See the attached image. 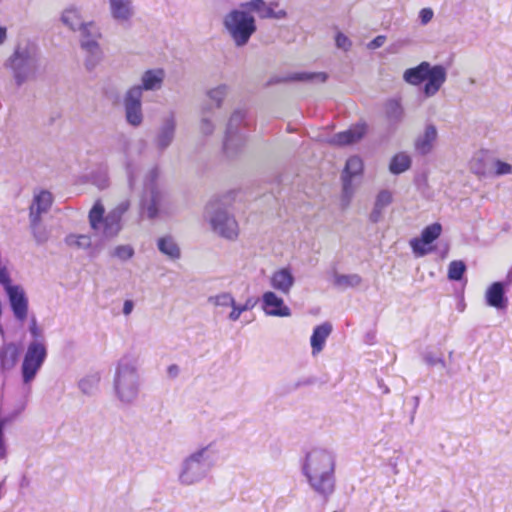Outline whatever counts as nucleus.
Listing matches in <instances>:
<instances>
[{
  "mask_svg": "<svg viewBox=\"0 0 512 512\" xmlns=\"http://www.w3.org/2000/svg\"><path fill=\"white\" fill-rule=\"evenodd\" d=\"M485 299L489 306L496 309H505L507 298L505 297L504 284L502 282L491 284L486 291Z\"/></svg>",
  "mask_w": 512,
  "mask_h": 512,
  "instance_id": "obj_23",
  "label": "nucleus"
},
{
  "mask_svg": "<svg viewBox=\"0 0 512 512\" xmlns=\"http://www.w3.org/2000/svg\"><path fill=\"white\" fill-rule=\"evenodd\" d=\"M465 270L466 265L463 261H452L448 267V278L450 280L459 281L461 280Z\"/></svg>",
  "mask_w": 512,
  "mask_h": 512,
  "instance_id": "obj_44",
  "label": "nucleus"
},
{
  "mask_svg": "<svg viewBox=\"0 0 512 512\" xmlns=\"http://www.w3.org/2000/svg\"><path fill=\"white\" fill-rule=\"evenodd\" d=\"M228 93V86L225 84L218 85L215 88L208 90L207 97L211 103L205 102L204 104H208L212 107V111L214 109L220 108L224 98Z\"/></svg>",
  "mask_w": 512,
  "mask_h": 512,
  "instance_id": "obj_34",
  "label": "nucleus"
},
{
  "mask_svg": "<svg viewBox=\"0 0 512 512\" xmlns=\"http://www.w3.org/2000/svg\"><path fill=\"white\" fill-rule=\"evenodd\" d=\"M447 79V71L442 65H429V72L426 77L423 93L426 97L434 96Z\"/></svg>",
  "mask_w": 512,
  "mask_h": 512,
  "instance_id": "obj_18",
  "label": "nucleus"
},
{
  "mask_svg": "<svg viewBox=\"0 0 512 512\" xmlns=\"http://www.w3.org/2000/svg\"><path fill=\"white\" fill-rule=\"evenodd\" d=\"M342 181H343L342 197H343V200H345L348 203L354 194V188L352 186L351 177L342 175Z\"/></svg>",
  "mask_w": 512,
  "mask_h": 512,
  "instance_id": "obj_47",
  "label": "nucleus"
},
{
  "mask_svg": "<svg viewBox=\"0 0 512 512\" xmlns=\"http://www.w3.org/2000/svg\"><path fill=\"white\" fill-rule=\"evenodd\" d=\"M441 231L442 227L439 223H433L425 227L420 238H414L410 241L414 254L418 257L428 254L432 248L427 246L440 236Z\"/></svg>",
  "mask_w": 512,
  "mask_h": 512,
  "instance_id": "obj_13",
  "label": "nucleus"
},
{
  "mask_svg": "<svg viewBox=\"0 0 512 512\" xmlns=\"http://www.w3.org/2000/svg\"><path fill=\"white\" fill-rule=\"evenodd\" d=\"M411 166V158L404 152L397 153L390 161L389 171L398 175L407 171Z\"/></svg>",
  "mask_w": 512,
  "mask_h": 512,
  "instance_id": "obj_32",
  "label": "nucleus"
},
{
  "mask_svg": "<svg viewBox=\"0 0 512 512\" xmlns=\"http://www.w3.org/2000/svg\"><path fill=\"white\" fill-rule=\"evenodd\" d=\"M165 76V71L161 68L146 70L141 75V82L129 87L128 89L138 88L140 91V96L143 97L144 91L160 90L163 86Z\"/></svg>",
  "mask_w": 512,
  "mask_h": 512,
  "instance_id": "obj_15",
  "label": "nucleus"
},
{
  "mask_svg": "<svg viewBox=\"0 0 512 512\" xmlns=\"http://www.w3.org/2000/svg\"><path fill=\"white\" fill-rule=\"evenodd\" d=\"M29 332L33 338V340L31 342L38 341L39 343L46 344V341H45V338L43 335V331L41 328L38 327L37 320H36L35 316H32V318L30 320Z\"/></svg>",
  "mask_w": 512,
  "mask_h": 512,
  "instance_id": "obj_46",
  "label": "nucleus"
},
{
  "mask_svg": "<svg viewBox=\"0 0 512 512\" xmlns=\"http://www.w3.org/2000/svg\"><path fill=\"white\" fill-rule=\"evenodd\" d=\"M335 43L337 48L342 49L344 51H348L352 46L351 40L341 32L337 33L335 37Z\"/></svg>",
  "mask_w": 512,
  "mask_h": 512,
  "instance_id": "obj_48",
  "label": "nucleus"
},
{
  "mask_svg": "<svg viewBox=\"0 0 512 512\" xmlns=\"http://www.w3.org/2000/svg\"><path fill=\"white\" fill-rule=\"evenodd\" d=\"M47 358V346L37 342H30L24 354L21 365L22 381L25 386H29L35 379Z\"/></svg>",
  "mask_w": 512,
  "mask_h": 512,
  "instance_id": "obj_9",
  "label": "nucleus"
},
{
  "mask_svg": "<svg viewBox=\"0 0 512 512\" xmlns=\"http://www.w3.org/2000/svg\"><path fill=\"white\" fill-rule=\"evenodd\" d=\"M158 249L171 259L180 258V248L171 236L161 237L157 242Z\"/></svg>",
  "mask_w": 512,
  "mask_h": 512,
  "instance_id": "obj_31",
  "label": "nucleus"
},
{
  "mask_svg": "<svg viewBox=\"0 0 512 512\" xmlns=\"http://www.w3.org/2000/svg\"><path fill=\"white\" fill-rule=\"evenodd\" d=\"M212 117V107L208 104H202L199 132L204 136H209L214 132L215 125L213 123Z\"/></svg>",
  "mask_w": 512,
  "mask_h": 512,
  "instance_id": "obj_30",
  "label": "nucleus"
},
{
  "mask_svg": "<svg viewBox=\"0 0 512 512\" xmlns=\"http://www.w3.org/2000/svg\"><path fill=\"white\" fill-rule=\"evenodd\" d=\"M19 357V348L13 343H4L0 347V371L5 374L6 372L12 370L18 360Z\"/></svg>",
  "mask_w": 512,
  "mask_h": 512,
  "instance_id": "obj_22",
  "label": "nucleus"
},
{
  "mask_svg": "<svg viewBox=\"0 0 512 512\" xmlns=\"http://www.w3.org/2000/svg\"><path fill=\"white\" fill-rule=\"evenodd\" d=\"M126 170H127V176H128L129 185H130V187H134V185H135V176H134V172L132 170L131 165L128 164L127 167H126Z\"/></svg>",
  "mask_w": 512,
  "mask_h": 512,
  "instance_id": "obj_57",
  "label": "nucleus"
},
{
  "mask_svg": "<svg viewBox=\"0 0 512 512\" xmlns=\"http://www.w3.org/2000/svg\"><path fill=\"white\" fill-rule=\"evenodd\" d=\"M302 472L309 486L324 498L329 497L335 489V456L323 448H313L306 453Z\"/></svg>",
  "mask_w": 512,
  "mask_h": 512,
  "instance_id": "obj_1",
  "label": "nucleus"
},
{
  "mask_svg": "<svg viewBox=\"0 0 512 512\" xmlns=\"http://www.w3.org/2000/svg\"><path fill=\"white\" fill-rule=\"evenodd\" d=\"M208 302L218 307H231L234 306V298L230 293L224 292L215 296H210Z\"/></svg>",
  "mask_w": 512,
  "mask_h": 512,
  "instance_id": "obj_42",
  "label": "nucleus"
},
{
  "mask_svg": "<svg viewBox=\"0 0 512 512\" xmlns=\"http://www.w3.org/2000/svg\"><path fill=\"white\" fill-rule=\"evenodd\" d=\"M385 115L392 124L403 121L405 111L399 100L390 99L385 103Z\"/></svg>",
  "mask_w": 512,
  "mask_h": 512,
  "instance_id": "obj_29",
  "label": "nucleus"
},
{
  "mask_svg": "<svg viewBox=\"0 0 512 512\" xmlns=\"http://www.w3.org/2000/svg\"><path fill=\"white\" fill-rule=\"evenodd\" d=\"M278 4L276 2H271L267 4L264 0H251L240 5L241 8L246 9L249 13L250 11L256 12L258 16L262 19H283L286 17L287 13L285 10H274Z\"/></svg>",
  "mask_w": 512,
  "mask_h": 512,
  "instance_id": "obj_14",
  "label": "nucleus"
},
{
  "mask_svg": "<svg viewBox=\"0 0 512 512\" xmlns=\"http://www.w3.org/2000/svg\"><path fill=\"white\" fill-rule=\"evenodd\" d=\"M159 169L151 168L145 175L144 191L141 197V210L149 218L154 219L159 215L165 195L157 184Z\"/></svg>",
  "mask_w": 512,
  "mask_h": 512,
  "instance_id": "obj_7",
  "label": "nucleus"
},
{
  "mask_svg": "<svg viewBox=\"0 0 512 512\" xmlns=\"http://www.w3.org/2000/svg\"><path fill=\"white\" fill-rule=\"evenodd\" d=\"M140 388L138 360L128 355L122 357L114 375V391L117 399L124 405H131L137 400Z\"/></svg>",
  "mask_w": 512,
  "mask_h": 512,
  "instance_id": "obj_3",
  "label": "nucleus"
},
{
  "mask_svg": "<svg viewBox=\"0 0 512 512\" xmlns=\"http://www.w3.org/2000/svg\"><path fill=\"white\" fill-rule=\"evenodd\" d=\"M218 450L215 442L200 446L181 462L178 480L182 485H193L207 477L217 462Z\"/></svg>",
  "mask_w": 512,
  "mask_h": 512,
  "instance_id": "obj_2",
  "label": "nucleus"
},
{
  "mask_svg": "<svg viewBox=\"0 0 512 512\" xmlns=\"http://www.w3.org/2000/svg\"><path fill=\"white\" fill-rule=\"evenodd\" d=\"M205 217L213 231L220 236L229 240L238 236L239 229L235 218L219 202H210L207 205Z\"/></svg>",
  "mask_w": 512,
  "mask_h": 512,
  "instance_id": "obj_8",
  "label": "nucleus"
},
{
  "mask_svg": "<svg viewBox=\"0 0 512 512\" xmlns=\"http://www.w3.org/2000/svg\"><path fill=\"white\" fill-rule=\"evenodd\" d=\"M100 377L98 374L88 375L79 381V389L86 395H92L98 388Z\"/></svg>",
  "mask_w": 512,
  "mask_h": 512,
  "instance_id": "obj_38",
  "label": "nucleus"
},
{
  "mask_svg": "<svg viewBox=\"0 0 512 512\" xmlns=\"http://www.w3.org/2000/svg\"><path fill=\"white\" fill-rule=\"evenodd\" d=\"M94 183L100 188L104 189L108 187V179L106 176L102 177L100 180H94Z\"/></svg>",
  "mask_w": 512,
  "mask_h": 512,
  "instance_id": "obj_58",
  "label": "nucleus"
},
{
  "mask_svg": "<svg viewBox=\"0 0 512 512\" xmlns=\"http://www.w3.org/2000/svg\"><path fill=\"white\" fill-rule=\"evenodd\" d=\"M363 170V162L361 158L358 156H352L350 157L345 165V169L343 171V175H346L347 177H353L357 176L362 173Z\"/></svg>",
  "mask_w": 512,
  "mask_h": 512,
  "instance_id": "obj_39",
  "label": "nucleus"
},
{
  "mask_svg": "<svg viewBox=\"0 0 512 512\" xmlns=\"http://www.w3.org/2000/svg\"><path fill=\"white\" fill-rule=\"evenodd\" d=\"M125 120L132 127H139L144 120L142 96L138 88L127 89L123 96Z\"/></svg>",
  "mask_w": 512,
  "mask_h": 512,
  "instance_id": "obj_12",
  "label": "nucleus"
},
{
  "mask_svg": "<svg viewBox=\"0 0 512 512\" xmlns=\"http://www.w3.org/2000/svg\"><path fill=\"white\" fill-rule=\"evenodd\" d=\"M429 65V62L423 61L418 66L405 70L403 79L411 85H419L426 80Z\"/></svg>",
  "mask_w": 512,
  "mask_h": 512,
  "instance_id": "obj_27",
  "label": "nucleus"
},
{
  "mask_svg": "<svg viewBox=\"0 0 512 512\" xmlns=\"http://www.w3.org/2000/svg\"><path fill=\"white\" fill-rule=\"evenodd\" d=\"M331 332L332 325L328 322H325L314 328L310 339L313 355H316L323 350L325 342L329 335L331 334Z\"/></svg>",
  "mask_w": 512,
  "mask_h": 512,
  "instance_id": "obj_25",
  "label": "nucleus"
},
{
  "mask_svg": "<svg viewBox=\"0 0 512 512\" xmlns=\"http://www.w3.org/2000/svg\"><path fill=\"white\" fill-rule=\"evenodd\" d=\"M130 201L123 200L105 215V208L96 201L89 211L88 219L95 234L110 239L116 237L122 230V217L129 210Z\"/></svg>",
  "mask_w": 512,
  "mask_h": 512,
  "instance_id": "obj_4",
  "label": "nucleus"
},
{
  "mask_svg": "<svg viewBox=\"0 0 512 512\" xmlns=\"http://www.w3.org/2000/svg\"><path fill=\"white\" fill-rule=\"evenodd\" d=\"M327 80V74L324 72H295L287 75L284 78H276L271 83H278L284 81H318L325 82Z\"/></svg>",
  "mask_w": 512,
  "mask_h": 512,
  "instance_id": "obj_28",
  "label": "nucleus"
},
{
  "mask_svg": "<svg viewBox=\"0 0 512 512\" xmlns=\"http://www.w3.org/2000/svg\"><path fill=\"white\" fill-rule=\"evenodd\" d=\"M65 243L70 247L78 249H88L92 245V239L86 234H69L65 238Z\"/></svg>",
  "mask_w": 512,
  "mask_h": 512,
  "instance_id": "obj_37",
  "label": "nucleus"
},
{
  "mask_svg": "<svg viewBox=\"0 0 512 512\" xmlns=\"http://www.w3.org/2000/svg\"><path fill=\"white\" fill-rule=\"evenodd\" d=\"M437 135L436 127L432 124L427 125L423 134L416 139L415 149L422 155L430 153L437 139Z\"/></svg>",
  "mask_w": 512,
  "mask_h": 512,
  "instance_id": "obj_24",
  "label": "nucleus"
},
{
  "mask_svg": "<svg viewBox=\"0 0 512 512\" xmlns=\"http://www.w3.org/2000/svg\"><path fill=\"white\" fill-rule=\"evenodd\" d=\"M52 201L53 197L49 191L43 190L36 194L30 206V221L41 220V214L49 210Z\"/></svg>",
  "mask_w": 512,
  "mask_h": 512,
  "instance_id": "obj_21",
  "label": "nucleus"
},
{
  "mask_svg": "<svg viewBox=\"0 0 512 512\" xmlns=\"http://www.w3.org/2000/svg\"><path fill=\"white\" fill-rule=\"evenodd\" d=\"M81 48L85 52L86 68L88 70L94 69L103 58V52L99 42H81Z\"/></svg>",
  "mask_w": 512,
  "mask_h": 512,
  "instance_id": "obj_26",
  "label": "nucleus"
},
{
  "mask_svg": "<svg viewBox=\"0 0 512 512\" xmlns=\"http://www.w3.org/2000/svg\"><path fill=\"white\" fill-rule=\"evenodd\" d=\"M223 26L236 47L245 46L257 30L254 16L241 7L224 16Z\"/></svg>",
  "mask_w": 512,
  "mask_h": 512,
  "instance_id": "obj_6",
  "label": "nucleus"
},
{
  "mask_svg": "<svg viewBox=\"0 0 512 512\" xmlns=\"http://www.w3.org/2000/svg\"><path fill=\"white\" fill-rule=\"evenodd\" d=\"M262 309L265 314L275 317L291 316L290 308L285 305L284 300L273 291H266L262 295Z\"/></svg>",
  "mask_w": 512,
  "mask_h": 512,
  "instance_id": "obj_16",
  "label": "nucleus"
},
{
  "mask_svg": "<svg viewBox=\"0 0 512 512\" xmlns=\"http://www.w3.org/2000/svg\"><path fill=\"white\" fill-rule=\"evenodd\" d=\"M8 421L9 420L7 418L0 417V459L5 458V456H6V447H5V442H4L3 429H4L5 425L8 423Z\"/></svg>",
  "mask_w": 512,
  "mask_h": 512,
  "instance_id": "obj_49",
  "label": "nucleus"
},
{
  "mask_svg": "<svg viewBox=\"0 0 512 512\" xmlns=\"http://www.w3.org/2000/svg\"><path fill=\"white\" fill-rule=\"evenodd\" d=\"M392 199V193L389 190H381L376 196L374 206L384 211L392 203Z\"/></svg>",
  "mask_w": 512,
  "mask_h": 512,
  "instance_id": "obj_45",
  "label": "nucleus"
},
{
  "mask_svg": "<svg viewBox=\"0 0 512 512\" xmlns=\"http://www.w3.org/2000/svg\"><path fill=\"white\" fill-rule=\"evenodd\" d=\"M180 368L176 364H171L167 368V374L170 378H176L179 375Z\"/></svg>",
  "mask_w": 512,
  "mask_h": 512,
  "instance_id": "obj_55",
  "label": "nucleus"
},
{
  "mask_svg": "<svg viewBox=\"0 0 512 512\" xmlns=\"http://www.w3.org/2000/svg\"><path fill=\"white\" fill-rule=\"evenodd\" d=\"M6 36V28L0 27V45L5 41Z\"/></svg>",
  "mask_w": 512,
  "mask_h": 512,
  "instance_id": "obj_59",
  "label": "nucleus"
},
{
  "mask_svg": "<svg viewBox=\"0 0 512 512\" xmlns=\"http://www.w3.org/2000/svg\"><path fill=\"white\" fill-rule=\"evenodd\" d=\"M18 86L33 79L40 66L37 46L28 40L20 41L7 61Z\"/></svg>",
  "mask_w": 512,
  "mask_h": 512,
  "instance_id": "obj_5",
  "label": "nucleus"
},
{
  "mask_svg": "<svg viewBox=\"0 0 512 512\" xmlns=\"http://www.w3.org/2000/svg\"><path fill=\"white\" fill-rule=\"evenodd\" d=\"M62 22L68 26L71 30H78L83 22L80 17V13L75 8L66 9L62 14Z\"/></svg>",
  "mask_w": 512,
  "mask_h": 512,
  "instance_id": "obj_36",
  "label": "nucleus"
},
{
  "mask_svg": "<svg viewBox=\"0 0 512 512\" xmlns=\"http://www.w3.org/2000/svg\"><path fill=\"white\" fill-rule=\"evenodd\" d=\"M81 32V42H98L102 34L99 26L94 22L83 23L78 29Z\"/></svg>",
  "mask_w": 512,
  "mask_h": 512,
  "instance_id": "obj_33",
  "label": "nucleus"
},
{
  "mask_svg": "<svg viewBox=\"0 0 512 512\" xmlns=\"http://www.w3.org/2000/svg\"><path fill=\"white\" fill-rule=\"evenodd\" d=\"M383 216V210L373 207V210L370 213L369 219L373 223H378Z\"/></svg>",
  "mask_w": 512,
  "mask_h": 512,
  "instance_id": "obj_54",
  "label": "nucleus"
},
{
  "mask_svg": "<svg viewBox=\"0 0 512 512\" xmlns=\"http://www.w3.org/2000/svg\"><path fill=\"white\" fill-rule=\"evenodd\" d=\"M269 284L281 294L289 295L295 284V277L289 267H283L271 274Z\"/></svg>",
  "mask_w": 512,
  "mask_h": 512,
  "instance_id": "obj_17",
  "label": "nucleus"
},
{
  "mask_svg": "<svg viewBox=\"0 0 512 512\" xmlns=\"http://www.w3.org/2000/svg\"><path fill=\"white\" fill-rule=\"evenodd\" d=\"M366 129V124H356L355 126L351 127L346 131H342L333 135L330 139V143L339 146L355 143L365 135Z\"/></svg>",
  "mask_w": 512,
  "mask_h": 512,
  "instance_id": "obj_20",
  "label": "nucleus"
},
{
  "mask_svg": "<svg viewBox=\"0 0 512 512\" xmlns=\"http://www.w3.org/2000/svg\"><path fill=\"white\" fill-rule=\"evenodd\" d=\"M255 303L256 302L252 298L247 299L244 304H237L234 301V306H232V311L230 312L228 318L231 321H237L241 314L252 309L255 306Z\"/></svg>",
  "mask_w": 512,
  "mask_h": 512,
  "instance_id": "obj_41",
  "label": "nucleus"
},
{
  "mask_svg": "<svg viewBox=\"0 0 512 512\" xmlns=\"http://www.w3.org/2000/svg\"><path fill=\"white\" fill-rule=\"evenodd\" d=\"M385 41H386V36L378 35L377 37H375L372 41H370L367 44V48L371 49V50L377 49V48L383 46Z\"/></svg>",
  "mask_w": 512,
  "mask_h": 512,
  "instance_id": "obj_53",
  "label": "nucleus"
},
{
  "mask_svg": "<svg viewBox=\"0 0 512 512\" xmlns=\"http://www.w3.org/2000/svg\"><path fill=\"white\" fill-rule=\"evenodd\" d=\"M243 119L244 113L240 110L235 111L229 119L223 144L224 152L229 157L234 156L246 143L244 135L238 132V126Z\"/></svg>",
  "mask_w": 512,
  "mask_h": 512,
  "instance_id": "obj_10",
  "label": "nucleus"
},
{
  "mask_svg": "<svg viewBox=\"0 0 512 512\" xmlns=\"http://www.w3.org/2000/svg\"><path fill=\"white\" fill-rule=\"evenodd\" d=\"M134 303L131 300H126L123 304V314L124 315H130L133 311Z\"/></svg>",
  "mask_w": 512,
  "mask_h": 512,
  "instance_id": "obj_56",
  "label": "nucleus"
},
{
  "mask_svg": "<svg viewBox=\"0 0 512 512\" xmlns=\"http://www.w3.org/2000/svg\"><path fill=\"white\" fill-rule=\"evenodd\" d=\"M30 226L37 243L43 244L48 240L49 233L46 228L41 225V220L30 221Z\"/></svg>",
  "mask_w": 512,
  "mask_h": 512,
  "instance_id": "obj_43",
  "label": "nucleus"
},
{
  "mask_svg": "<svg viewBox=\"0 0 512 512\" xmlns=\"http://www.w3.org/2000/svg\"><path fill=\"white\" fill-rule=\"evenodd\" d=\"M361 282L362 278L358 274L344 275L335 273L333 276V284L340 289L357 287L361 284Z\"/></svg>",
  "mask_w": 512,
  "mask_h": 512,
  "instance_id": "obj_35",
  "label": "nucleus"
},
{
  "mask_svg": "<svg viewBox=\"0 0 512 512\" xmlns=\"http://www.w3.org/2000/svg\"><path fill=\"white\" fill-rule=\"evenodd\" d=\"M424 360L430 366L440 365L443 368L446 367L444 359L442 357L435 356L433 353H427L424 356Z\"/></svg>",
  "mask_w": 512,
  "mask_h": 512,
  "instance_id": "obj_50",
  "label": "nucleus"
},
{
  "mask_svg": "<svg viewBox=\"0 0 512 512\" xmlns=\"http://www.w3.org/2000/svg\"><path fill=\"white\" fill-rule=\"evenodd\" d=\"M434 17V12L431 8H423L419 11V20L422 25H427Z\"/></svg>",
  "mask_w": 512,
  "mask_h": 512,
  "instance_id": "obj_51",
  "label": "nucleus"
},
{
  "mask_svg": "<svg viewBox=\"0 0 512 512\" xmlns=\"http://www.w3.org/2000/svg\"><path fill=\"white\" fill-rule=\"evenodd\" d=\"M496 171L495 173L497 175H505L512 172V166L506 162L497 160L495 162Z\"/></svg>",
  "mask_w": 512,
  "mask_h": 512,
  "instance_id": "obj_52",
  "label": "nucleus"
},
{
  "mask_svg": "<svg viewBox=\"0 0 512 512\" xmlns=\"http://www.w3.org/2000/svg\"><path fill=\"white\" fill-rule=\"evenodd\" d=\"M176 129V115L171 111L162 117L153 138V145L159 152H164L173 143Z\"/></svg>",
  "mask_w": 512,
  "mask_h": 512,
  "instance_id": "obj_11",
  "label": "nucleus"
},
{
  "mask_svg": "<svg viewBox=\"0 0 512 512\" xmlns=\"http://www.w3.org/2000/svg\"><path fill=\"white\" fill-rule=\"evenodd\" d=\"M109 12L111 17L119 22H129L134 14L133 0H108Z\"/></svg>",
  "mask_w": 512,
  "mask_h": 512,
  "instance_id": "obj_19",
  "label": "nucleus"
},
{
  "mask_svg": "<svg viewBox=\"0 0 512 512\" xmlns=\"http://www.w3.org/2000/svg\"><path fill=\"white\" fill-rule=\"evenodd\" d=\"M134 254V248L129 244L118 245L110 253L112 257H115L121 261H127L131 259Z\"/></svg>",
  "mask_w": 512,
  "mask_h": 512,
  "instance_id": "obj_40",
  "label": "nucleus"
}]
</instances>
